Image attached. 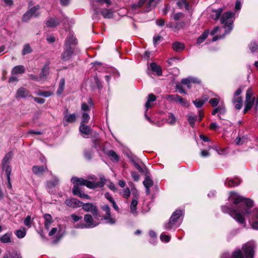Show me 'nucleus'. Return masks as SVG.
Listing matches in <instances>:
<instances>
[{
  "label": "nucleus",
  "mask_w": 258,
  "mask_h": 258,
  "mask_svg": "<svg viewBox=\"0 0 258 258\" xmlns=\"http://www.w3.org/2000/svg\"><path fill=\"white\" fill-rule=\"evenodd\" d=\"M230 202L238 207H231L225 205L221 207L223 212L229 214L239 224L245 227V218H248L249 223L254 229H258V210L251 211L253 206V201L245 198L235 192H231L229 198Z\"/></svg>",
  "instance_id": "obj_1"
},
{
  "label": "nucleus",
  "mask_w": 258,
  "mask_h": 258,
  "mask_svg": "<svg viewBox=\"0 0 258 258\" xmlns=\"http://www.w3.org/2000/svg\"><path fill=\"white\" fill-rule=\"evenodd\" d=\"M234 19V14L231 12L224 13L220 19L221 22L224 24V28L225 29V34L223 35L215 36L212 38L213 42L219 39L223 38L225 35L230 33L233 29V23Z\"/></svg>",
  "instance_id": "obj_2"
},
{
  "label": "nucleus",
  "mask_w": 258,
  "mask_h": 258,
  "mask_svg": "<svg viewBox=\"0 0 258 258\" xmlns=\"http://www.w3.org/2000/svg\"><path fill=\"white\" fill-rule=\"evenodd\" d=\"M254 243L248 242L242 246L244 256L240 249L235 250L232 254L231 258H253L254 254Z\"/></svg>",
  "instance_id": "obj_3"
},
{
  "label": "nucleus",
  "mask_w": 258,
  "mask_h": 258,
  "mask_svg": "<svg viewBox=\"0 0 258 258\" xmlns=\"http://www.w3.org/2000/svg\"><path fill=\"white\" fill-rule=\"evenodd\" d=\"M71 181L73 183L79 184L81 185H85L87 187L92 189L95 188L97 187H102L105 184V179L103 178H101L100 181L95 182L84 179L82 178L73 177L71 179Z\"/></svg>",
  "instance_id": "obj_4"
},
{
  "label": "nucleus",
  "mask_w": 258,
  "mask_h": 258,
  "mask_svg": "<svg viewBox=\"0 0 258 258\" xmlns=\"http://www.w3.org/2000/svg\"><path fill=\"white\" fill-rule=\"evenodd\" d=\"M182 214L181 210H176L172 215L169 222L165 224L164 228L167 230H170L172 229H175L180 224V222H178V220L180 216Z\"/></svg>",
  "instance_id": "obj_5"
},
{
  "label": "nucleus",
  "mask_w": 258,
  "mask_h": 258,
  "mask_svg": "<svg viewBox=\"0 0 258 258\" xmlns=\"http://www.w3.org/2000/svg\"><path fill=\"white\" fill-rule=\"evenodd\" d=\"M147 0H140L137 4H134L132 6L133 9L141 7ZM158 3L157 0H148L146 5V11L149 12L154 8Z\"/></svg>",
  "instance_id": "obj_6"
},
{
  "label": "nucleus",
  "mask_w": 258,
  "mask_h": 258,
  "mask_svg": "<svg viewBox=\"0 0 258 258\" xmlns=\"http://www.w3.org/2000/svg\"><path fill=\"white\" fill-rule=\"evenodd\" d=\"M101 209L105 213L103 216V219L106 221V223L111 225L115 224L116 220L111 216L109 206L107 205H104L101 207Z\"/></svg>",
  "instance_id": "obj_7"
},
{
  "label": "nucleus",
  "mask_w": 258,
  "mask_h": 258,
  "mask_svg": "<svg viewBox=\"0 0 258 258\" xmlns=\"http://www.w3.org/2000/svg\"><path fill=\"white\" fill-rule=\"evenodd\" d=\"M75 49L74 47L65 46L61 53V58L63 61L70 60L75 54Z\"/></svg>",
  "instance_id": "obj_8"
},
{
  "label": "nucleus",
  "mask_w": 258,
  "mask_h": 258,
  "mask_svg": "<svg viewBox=\"0 0 258 258\" xmlns=\"http://www.w3.org/2000/svg\"><path fill=\"white\" fill-rule=\"evenodd\" d=\"M156 96L154 94L151 93L148 95L147 101L145 103L146 111L145 112V116L146 119L149 122H152V121L150 118L147 115V111L153 105V102L156 100Z\"/></svg>",
  "instance_id": "obj_9"
},
{
  "label": "nucleus",
  "mask_w": 258,
  "mask_h": 258,
  "mask_svg": "<svg viewBox=\"0 0 258 258\" xmlns=\"http://www.w3.org/2000/svg\"><path fill=\"white\" fill-rule=\"evenodd\" d=\"M82 206L85 211L91 212L94 216H98V209L95 205L92 203H88L85 204H82Z\"/></svg>",
  "instance_id": "obj_10"
},
{
  "label": "nucleus",
  "mask_w": 258,
  "mask_h": 258,
  "mask_svg": "<svg viewBox=\"0 0 258 258\" xmlns=\"http://www.w3.org/2000/svg\"><path fill=\"white\" fill-rule=\"evenodd\" d=\"M168 99L178 102L183 106H186L188 105L187 101L177 94L169 95L168 96Z\"/></svg>",
  "instance_id": "obj_11"
},
{
  "label": "nucleus",
  "mask_w": 258,
  "mask_h": 258,
  "mask_svg": "<svg viewBox=\"0 0 258 258\" xmlns=\"http://www.w3.org/2000/svg\"><path fill=\"white\" fill-rule=\"evenodd\" d=\"M84 221L89 228H92L98 225V223L95 221L91 215L86 214L84 216Z\"/></svg>",
  "instance_id": "obj_12"
},
{
  "label": "nucleus",
  "mask_w": 258,
  "mask_h": 258,
  "mask_svg": "<svg viewBox=\"0 0 258 258\" xmlns=\"http://www.w3.org/2000/svg\"><path fill=\"white\" fill-rule=\"evenodd\" d=\"M65 204L69 207L76 208L82 206L83 203L76 199H67L65 201Z\"/></svg>",
  "instance_id": "obj_13"
},
{
  "label": "nucleus",
  "mask_w": 258,
  "mask_h": 258,
  "mask_svg": "<svg viewBox=\"0 0 258 258\" xmlns=\"http://www.w3.org/2000/svg\"><path fill=\"white\" fill-rule=\"evenodd\" d=\"M79 131L84 138H87V137L91 134L92 130L88 125H85L83 123H81Z\"/></svg>",
  "instance_id": "obj_14"
},
{
  "label": "nucleus",
  "mask_w": 258,
  "mask_h": 258,
  "mask_svg": "<svg viewBox=\"0 0 258 258\" xmlns=\"http://www.w3.org/2000/svg\"><path fill=\"white\" fill-rule=\"evenodd\" d=\"M31 96L30 92L25 88L18 89L16 94V98H26Z\"/></svg>",
  "instance_id": "obj_15"
},
{
  "label": "nucleus",
  "mask_w": 258,
  "mask_h": 258,
  "mask_svg": "<svg viewBox=\"0 0 258 258\" xmlns=\"http://www.w3.org/2000/svg\"><path fill=\"white\" fill-rule=\"evenodd\" d=\"M200 82L201 81L199 79L193 77L183 79L181 81V83L183 85H186L188 88H191V83H200Z\"/></svg>",
  "instance_id": "obj_16"
},
{
  "label": "nucleus",
  "mask_w": 258,
  "mask_h": 258,
  "mask_svg": "<svg viewBox=\"0 0 258 258\" xmlns=\"http://www.w3.org/2000/svg\"><path fill=\"white\" fill-rule=\"evenodd\" d=\"M49 63L47 62L42 68L40 74V77L41 80H45L49 74Z\"/></svg>",
  "instance_id": "obj_17"
},
{
  "label": "nucleus",
  "mask_w": 258,
  "mask_h": 258,
  "mask_svg": "<svg viewBox=\"0 0 258 258\" xmlns=\"http://www.w3.org/2000/svg\"><path fill=\"white\" fill-rule=\"evenodd\" d=\"M76 39L73 35L70 34L68 36L65 43V46L74 47L75 48Z\"/></svg>",
  "instance_id": "obj_18"
},
{
  "label": "nucleus",
  "mask_w": 258,
  "mask_h": 258,
  "mask_svg": "<svg viewBox=\"0 0 258 258\" xmlns=\"http://www.w3.org/2000/svg\"><path fill=\"white\" fill-rule=\"evenodd\" d=\"M76 113L65 115L63 120L64 125H67L68 123L74 122L76 120Z\"/></svg>",
  "instance_id": "obj_19"
},
{
  "label": "nucleus",
  "mask_w": 258,
  "mask_h": 258,
  "mask_svg": "<svg viewBox=\"0 0 258 258\" xmlns=\"http://www.w3.org/2000/svg\"><path fill=\"white\" fill-rule=\"evenodd\" d=\"M223 11V9L222 8H218V9H213L211 14V17L214 20H218Z\"/></svg>",
  "instance_id": "obj_20"
},
{
  "label": "nucleus",
  "mask_w": 258,
  "mask_h": 258,
  "mask_svg": "<svg viewBox=\"0 0 258 258\" xmlns=\"http://www.w3.org/2000/svg\"><path fill=\"white\" fill-rule=\"evenodd\" d=\"M232 102L237 109H240L242 106V99L241 96L233 97Z\"/></svg>",
  "instance_id": "obj_21"
},
{
  "label": "nucleus",
  "mask_w": 258,
  "mask_h": 258,
  "mask_svg": "<svg viewBox=\"0 0 258 258\" xmlns=\"http://www.w3.org/2000/svg\"><path fill=\"white\" fill-rule=\"evenodd\" d=\"M47 170L46 166H37L35 165L32 167L33 172L36 175H39Z\"/></svg>",
  "instance_id": "obj_22"
},
{
  "label": "nucleus",
  "mask_w": 258,
  "mask_h": 258,
  "mask_svg": "<svg viewBox=\"0 0 258 258\" xmlns=\"http://www.w3.org/2000/svg\"><path fill=\"white\" fill-rule=\"evenodd\" d=\"M240 183V180L238 178L227 179L225 184L230 187L238 185Z\"/></svg>",
  "instance_id": "obj_23"
},
{
  "label": "nucleus",
  "mask_w": 258,
  "mask_h": 258,
  "mask_svg": "<svg viewBox=\"0 0 258 258\" xmlns=\"http://www.w3.org/2000/svg\"><path fill=\"white\" fill-rule=\"evenodd\" d=\"M12 237V232H8L0 237V241L4 243H10L11 242Z\"/></svg>",
  "instance_id": "obj_24"
},
{
  "label": "nucleus",
  "mask_w": 258,
  "mask_h": 258,
  "mask_svg": "<svg viewBox=\"0 0 258 258\" xmlns=\"http://www.w3.org/2000/svg\"><path fill=\"white\" fill-rule=\"evenodd\" d=\"M184 45L183 43L176 41L173 43L172 48L176 52H180L184 49Z\"/></svg>",
  "instance_id": "obj_25"
},
{
  "label": "nucleus",
  "mask_w": 258,
  "mask_h": 258,
  "mask_svg": "<svg viewBox=\"0 0 258 258\" xmlns=\"http://www.w3.org/2000/svg\"><path fill=\"white\" fill-rule=\"evenodd\" d=\"M100 13L104 18L110 19L113 17V12L111 9H104L102 10Z\"/></svg>",
  "instance_id": "obj_26"
},
{
  "label": "nucleus",
  "mask_w": 258,
  "mask_h": 258,
  "mask_svg": "<svg viewBox=\"0 0 258 258\" xmlns=\"http://www.w3.org/2000/svg\"><path fill=\"white\" fill-rule=\"evenodd\" d=\"M44 227L46 229H49L52 222V217L50 214H46L44 215Z\"/></svg>",
  "instance_id": "obj_27"
},
{
  "label": "nucleus",
  "mask_w": 258,
  "mask_h": 258,
  "mask_svg": "<svg viewBox=\"0 0 258 258\" xmlns=\"http://www.w3.org/2000/svg\"><path fill=\"white\" fill-rule=\"evenodd\" d=\"M150 66L151 70L153 72H155L157 76H159L162 75V70L161 68L159 66H157L155 62H152Z\"/></svg>",
  "instance_id": "obj_28"
},
{
  "label": "nucleus",
  "mask_w": 258,
  "mask_h": 258,
  "mask_svg": "<svg viewBox=\"0 0 258 258\" xmlns=\"http://www.w3.org/2000/svg\"><path fill=\"white\" fill-rule=\"evenodd\" d=\"M197 119V116L194 115L192 113H190L187 115V120L190 126L194 127L195 123Z\"/></svg>",
  "instance_id": "obj_29"
},
{
  "label": "nucleus",
  "mask_w": 258,
  "mask_h": 258,
  "mask_svg": "<svg viewBox=\"0 0 258 258\" xmlns=\"http://www.w3.org/2000/svg\"><path fill=\"white\" fill-rule=\"evenodd\" d=\"M138 205V201L136 199H134L130 205L131 212L134 215H136L137 213V206Z\"/></svg>",
  "instance_id": "obj_30"
},
{
  "label": "nucleus",
  "mask_w": 258,
  "mask_h": 258,
  "mask_svg": "<svg viewBox=\"0 0 258 258\" xmlns=\"http://www.w3.org/2000/svg\"><path fill=\"white\" fill-rule=\"evenodd\" d=\"M25 69L24 66L20 65L15 67L12 72V74H23L25 72Z\"/></svg>",
  "instance_id": "obj_31"
},
{
  "label": "nucleus",
  "mask_w": 258,
  "mask_h": 258,
  "mask_svg": "<svg viewBox=\"0 0 258 258\" xmlns=\"http://www.w3.org/2000/svg\"><path fill=\"white\" fill-rule=\"evenodd\" d=\"M46 24L48 27H54L59 24V22L56 18H50L46 21Z\"/></svg>",
  "instance_id": "obj_32"
},
{
  "label": "nucleus",
  "mask_w": 258,
  "mask_h": 258,
  "mask_svg": "<svg viewBox=\"0 0 258 258\" xmlns=\"http://www.w3.org/2000/svg\"><path fill=\"white\" fill-rule=\"evenodd\" d=\"M177 5L180 9L184 8L186 10H189V4L186 0H178Z\"/></svg>",
  "instance_id": "obj_33"
},
{
  "label": "nucleus",
  "mask_w": 258,
  "mask_h": 258,
  "mask_svg": "<svg viewBox=\"0 0 258 258\" xmlns=\"http://www.w3.org/2000/svg\"><path fill=\"white\" fill-rule=\"evenodd\" d=\"M208 100V98H205L204 100H202L201 99H197L193 101V103L195 105V106L200 108H201L204 103Z\"/></svg>",
  "instance_id": "obj_34"
},
{
  "label": "nucleus",
  "mask_w": 258,
  "mask_h": 258,
  "mask_svg": "<svg viewBox=\"0 0 258 258\" xmlns=\"http://www.w3.org/2000/svg\"><path fill=\"white\" fill-rule=\"evenodd\" d=\"M15 234L19 238L24 237L26 234V230L25 228L22 227L15 231Z\"/></svg>",
  "instance_id": "obj_35"
},
{
  "label": "nucleus",
  "mask_w": 258,
  "mask_h": 258,
  "mask_svg": "<svg viewBox=\"0 0 258 258\" xmlns=\"http://www.w3.org/2000/svg\"><path fill=\"white\" fill-rule=\"evenodd\" d=\"M209 34V31L208 30H206L205 32L199 37L197 39V43L201 44L207 38L208 35Z\"/></svg>",
  "instance_id": "obj_36"
},
{
  "label": "nucleus",
  "mask_w": 258,
  "mask_h": 258,
  "mask_svg": "<svg viewBox=\"0 0 258 258\" xmlns=\"http://www.w3.org/2000/svg\"><path fill=\"white\" fill-rule=\"evenodd\" d=\"M65 85V80L64 78L60 79L59 83L58 89L57 90V94L60 95L63 91Z\"/></svg>",
  "instance_id": "obj_37"
},
{
  "label": "nucleus",
  "mask_w": 258,
  "mask_h": 258,
  "mask_svg": "<svg viewBox=\"0 0 258 258\" xmlns=\"http://www.w3.org/2000/svg\"><path fill=\"white\" fill-rule=\"evenodd\" d=\"M108 156L110 158L111 160L118 161L119 160V157L117 154L113 150H109L107 153Z\"/></svg>",
  "instance_id": "obj_38"
},
{
  "label": "nucleus",
  "mask_w": 258,
  "mask_h": 258,
  "mask_svg": "<svg viewBox=\"0 0 258 258\" xmlns=\"http://www.w3.org/2000/svg\"><path fill=\"white\" fill-rule=\"evenodd\" d=\"M4 258H21V256L17 252L13 251L5 254Z\"/></svg>",
  "instance_id": "obj_39"
},
{
  "label": "nucleus",
  "mask_w": 258,
  "mask_h": 258,
  "mask_svg": "<svg viewBox=\"0 0 258 258\" xmlns=\"http://www.w3.org/2000/svg\"><path fill=\"white\" fill-rule=\"evenodd\" d=\"M32 51V49L29 44H26L24 45L23 49L22 51L23 55H25L28 53H30Z\"/></svg>",
  "instance_id": "obj_40"
},
{
  "label": "nucleus",
  "mask_w": 258,
  "mask_h": 258,
  "mask_svg": "<svg viewBox=\"0 0 258 258\" xmlns=\"http://www.w3.org/2000/svg\"><path fill=\"white\" fill-rule=\"evenodd\" d=\"M58 183V179L56 177H54L52 180L48 181L47 182V186L48 188H52L53 187H54L56 185H57Z\"/></svg>",
  "instance_id": "obj_41"
},
{
  "label": "nucleus",
  "mask_w": 258,
  "mask_h": 258,
  "mask_svg": "<svg viewBox=\"0 0 258 258\" xmlns=\"http://www.w3.org/2000/svg\"><path fill=\"white\" fill-rule=\"evenodd\" d=\"M40 9L39 5H37L31 9L29 11L31 12V13L34 17H37L39 15L38 10Z\"/></svg>",
  "instance_id": "obj_42"
},
{
  "label": "nucleus",
  "mask_w": 258,
  "mask_h": 258,
  "mask_svg": "<svg viewBox=\"0 0 258 258\" xmlns=\"http://www.w3.org/2000/svg\"><path fill=\"white\" fill-rule=\"evenodd\" d=\"M218 110V116L220 119H221L220 114H224L226 112V108L224 104H221L217 107Z\"/></svg>",
  "instance_id": "obj_43"
},
{
  "label": "nucleus",
  "mask_w": 258,
  "mask_h": 258,
  "mask_svg": "<svg viewBox=\"0 0 258 258\" xmlns=\"http://www.w3.org/2000/svg\"><path fill=\"white\" fill-rule=\"evenodd\" d=\"M143 184L145 187H150L153 184V181L149 177H147L143 181Z\"/></svg>",
  "instance_id": "obj_44"
},
{
  "label": "nucleus",
  "mask_w": 258,
  "mask_h": 258,
  "mask_svg": "<svg viewBox=\"0 0 258 258\" xmlns=\"http://www.w3.org/2000/svg\"><path fill=\"white\" fill-rule=\"evenodd\" d=\"M184 17V14L181 12L174 13L172 15V18L175 21H179L181 20Z\"/></svg>",
  "instance_id": "obj_45"
},
{
  "label": "nucleus",
  "mask_w": 258,
  "mask_h": 258,
  "mask_svg": "<svg viewBox=\"0 0 258 258\" xmlns=\"http://www.w3.org/2000/svg\"><path fill=\"white\" fill-rule=\"evenodd\" d=\"M37 94L39 96L48 97L51 96L53 93L51 91H39L37 92Z\"/></svg>",
  "instance_id": "obj_46"
},
{
  "label": "nucleus",
  "mask_w": 258,
  "mask_h": 258,
  "mask_svg": "<svg viewBox=\"0 0 258 258\" xmlns=\"http://www.w3.org/2000/svg\"><path fill=\"white\" fill-rule=\"evenodd\" d=\"M160 238L162 242H168L170 240L171 237L169 235L162 233L160 235Z\"/></svg>",
  "instance_id": "obj_47"
},
{
  "label": "nucleus",
  "mask_w": 258,
  "mask_h": 258,
  "mask_svg": "<svg viewBox=\"0 0 258 258\" xmlns=\"http://www.w3.org/2000/svg\"><path fill=\"white\" fill-rule=\"evenodd\" d=\"M255 97H253L251 100H245V107H247V109H251L255 101Z\"/></svg>",
  "instance_id": "obj_48"
},
{
  "label": "nucleus",
  "mask_w": 258,
  "mask_h": 258,
  "mask_svg": "<svg viewBox=\"0 0 258 258\" xmlns=\"http://www.w3.org/2000/svg\"><path fill=\"white\" fill-rule=\"evenodd\" d=\"M90 119V116L89 114L86 112H83L82 113V121L81 123L84 124L85 123H88Z\"/></svg>",
  "instance_id": "obj_49"
},
{
  "label": "nucleus",
  "mask_w": 258,
  "mask_h": 258,
  "mask_svg": "<svg viewBox=\"0 0 258 258\" xmlns=\"http://www.w3.org/2000/svg\"><path fill=\"white\" fill-rule=\"evenodd\" d=\"M121 195L125 199H128L131 195V191L128 187L124 189L122 192L120 193Z\"/></svg>",
  "instance_id": "obj_50"
},
{
  "label": "nucleus",
  "mask_w": 258,
  "mask_h": 258,
  "mask_svg": "<svg viewBox=\"0 0 258 258\" xmlns=\"http://www.w3.org/2000/svg\"><path fill=\"white\" fill-rule=\"evenodd\" d=\"M167 121L169 124H170L171 125H173L175 123L176 118H175V117L174 116V115L172 113H170Z\"/></svg>",
  "instance_id": "obj_51"
},
{
  "label": "nucleus",
  "mask_w": 258,
  "mask_h": 258,
  "mask_svg": "<svg viewBox=\"0 0 258 258\" xmlns=\"http://www.w3.org/2000/svg\"><path fill=\"white\" fill-rule=\"evenodd\" d=\"M31 223L32 221L31 216L28 215L24 220V224L28 228H30L31 227Z\"/></svg>",
  "instance_id": "obj_52"
},
{
  "label": "nucleus",
  "mask_w": 258,
  "mask_h": 258,
  "mask_svg": "<svg viewBox=\"0 0 258 258\" xmlns=\"http://www.w3.org/2000/svg\"><path fill=\"white\" fill-rule=\"evenodd\" d=\"M32 17H33V15L31 13V12H29L28 11L23 16L22 20L24 22H27Z\"/></svg>",
  "instance_id": "obj_53"
},
{
  "label": "nucleus",
  "mask_w": 258,
  "mask_h": 258,
  "mask_svg": "<svg viewBox=\"0 0 258 258\" xmlns=\"http://www.w3.org/2000/svg\"><path fill=\"white\" fill-rule=\"evenodd\" d=\"M82 192L77 184H75L73 188V193L74 195L79 196Z\"/></svg>",
  "instance_id": "obj_54"
},
{
  "label": "nucleus",
  "mask_w": 258,
  "mask_h": 258,
  "mask_svg": "<svg viewBox=\"0 0 258 258\" xmlns=\"http://www.w3.org/2000/svg\"><path fill=\"white\" fill-rule=\"evenodd\" d=\"M84 154L85 157L88 160H90L93 156V152L91 150H85Z\"/></svg>",
  "instance_id": "obj_55"
},
{
  "label": "nucleus",
  "mask_w": 258,
  "mask_h": 258,
  "mask_svg": "<svg viewBox=\"0 0 258 258\" xmlns=\"http://www.w3.org/2000/svg\"><path fill=\"white\" fill-rule=\"evenodd\" d=\"M249 47L251 52H254L257 50L258 45L255 42H252L250 43Z\"/></svg>",
  "instance_id": "obj_56"
},
{
  "label": "nucleus",
  "mask_w": 258,
  "mask_h": 258,
  "mask_svg": "<svg viewBox=\"0 0 258 258\" xmlns=\"http://www.w3.org/2000/svg\"><path fill=\"white\" fill-rule=\"evenodd\" d=\"M213 148L216 150L217 153L219 155H224L226 154L225 149H220L217 146H213Z\"/></svg>",
  "instance_id": "obj_57"
},
{
  "label": "nucleus",
  "mask_w": 258,
  "mask_h": 258,
  "mask_svg": "<svg viewBox=\"0 0 258 258\" xmlns=\"http://www.w3.org/2000/svg\"><path fill=\"white\" fill-rule=\"evenodd\" d=\"M11 171H12V169L10 166L7 165L5 167V172H6V174L7 179H9V180L10 179Z\"/></svg>",
  "instance_id": "obj_58"
},
{
  "label": "nucleus",
  "mask_w": 258,
  "mask_h": 258,
  "mask_svg": "<svg viewBox=\"0 0 258 258\" xmlns=\"http://www.w3.org/2000/svg\"><path fill=\"white\" fill-rule=\"evenodd\" d=\"M219 100L218 98H212L210 100L209 102L211 104L213 107H216L218 104Z\"/></svg>",
  "instance_id": "obj_59"
},
{
  "label": "nucleus",
  "mask_w": 258,
  "mask_h": 258,
  "mask_svg": "<svg viewBox=\"0 0 258 258\" xmlns=\"http://www.w3.org/2000/svg\"><path fill=\"white\" fill-rule=\"evenodd\" d=\"M81 110L84 112H86V111L90 110V107L86 103L83 102L81 104Z\"/></svg>",
  "instance_id": "obj_60"
},
{
  "label": "nucleus",
  "mask_w": 258,
  "mask_h": 258,
  "mask_svg": "<svg viewBox=\"0 0 258 258\" xmlns=\"http://www.w3.org/2000/svg\"><path fill=\"white\" fill-rule=\"evenodd\" d=\"M94 81H95V84H96L97 87L98 89H101L102 88V84H101V82L100 81V80H99L97 76L94 77Z\"/></svg>",
  "instance_id": "obj_61"
},
{
  "label": "nucleus",
  "mask_w": 258,
  "mask_h": 258,
  "mask_svg": "<svg viewBox=\"0 0 258 258\" xmlns=\"http://www.w3.org/2000/svg\"><path fill=\"white\" fill-rule=\"evenodd\" d=\"M28 77H29V79L34 80L37 82H39L40 81H42L41 79H40V76L38 77L34 75L29 74V75H28Z\"/></svg>",
  "instance_id": "obj_62"
},
{
  "label": "nucleus",
  "mask_w": 258,
  "mask_h": 258,
  "mask_svg": "<svg viewBox=\"0 0 258 258\" xmlns=\"http://www.w3.org/2000/svg\"><path fill=\"white\" fill-rule=\"evenodd\" d=\"M131 175L135 181H137L139 180L140 176L137 172L135 171H133L131 173Z\"/></svg>",
  "instance_id": "obj_63"
},
{
  "label": "nucleus",
  "mask_w": 258,
  "mask_h": 258,
  "mask_svg": "<svg viewBox=\"0 0 258 258\" xmlns=\"http://www.w3.org/2000/svg\"><path fill=\"white\" fill-rule=\"evenodd\" d=\"M162 39V37L161 36H156L153 38V43L155 45L158 44Z\"/></svg>",
  "instance_id": "obj_64"
}]
</instances>
